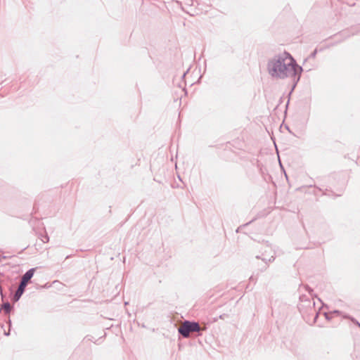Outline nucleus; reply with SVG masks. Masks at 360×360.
Returning a JSON list of instances; mask_svg holds the SVG:
<instances>
[{
    "mask_svg": "<svg viewBox=\"0 0 360 360\" xmlns=\"http://www.w3.org/2000/svg\"><path fill=\"white\" fill-rule=\"evenodd\" d=\"M266 70L272 78L291 79L294 83L292 89L299 82L302 71V67L297 64L294 58L287 51L275 54L269 58Z\"/></svg>",
    "mask_w": 360,
    "mask_h": 360,
    "instance_id": "obj_1",
    "label": "nucleus"
},
{
    "mask_svg": "<svg viewBox=\"0 0 360 360\" xmlns=\"http://www.w3.org/2000/svg\"><path fill=\"white\" fill-rule=\"evenodd\" d=\"M257 259H262L265 265L263 269H266L269 262H272L275 259V252L272 247L269 244H263L261 248V254L256 255Z\"/></svg>",
    "mask_w": 360,
    "mask_h": 360,
    "instance_id": "obj_2",
    "label": "nucleus"
},
{
    "mask_svg": "<svg viewBox=\"0 0 360 360\" xmlns=\"http://www.w3.org/2000/svg\"><path fill=\"white\" fill-rule=\"evenodd\" d=\"M34 271L35 268H32L26 271V273L22 276L18 288L13 295L14 301H18L20 298L28 282L32 278Z\"/></svg>",
    "mask_w": 360,
    "mask_h": 360,
    "instance_id": "obj_3",
    "label": "nucleus"
},
{
    "mask_svg": "<svg viewBox=\"0 0 360 360\" xmlns=\"http://www.w3.org/2000/svg\"><path fill=\"white\" fill-rule=\"evenodd\" d=\"M200 330V327L198 323L189 321H185L178 329L179 333L184 338H188L191 333L199 332Z\"/></svg>",
    "mask_w": 360,
    "mask_h": 360,
    "instance_id": "obj_4",
    "label": "nucleus"
},
{
    "mask_svg": "<svg viewBox=\"0 0 360 360\" xmlns=\"http://www.w3.org/2000/svg\"><path fill=\"white\" fill-rule=\"evenodd\" d=\"M343 318L346 319H349L352 323H354V324L358 326V327H359V328H360V323L356 319H355L354 317H352L349 315H343Z\"/></svg>",
    "mask_w": 360,
    "mask_h": 360,
    "instance_id": "obj_5",
    "label": "nucleus"
},
{
    "mask_svg": "<svg viewBox=\"0 0 360 360\" xmlns=\"http://www.w3.org/2000/svg\"><path fill=\"white\" fill-rule=\"evenodd\" d=\"M2 307L6 314H9L12 309V307L9 302L4 303Z\"/></svg>",
    "mask_w": 360,
    "mask_h": 360,
    "instance_id": "obj_6",
    "label": "nucleus"
},
{
    "mask_svg": "<svg viewBox=\"0 0 360 360\" xmlns=\"http://www.w3.org/2000/svg\"><path fill=\"white\" fill-rule=\"evenodd\" d=\"M41 240L44 243H46L49 241V236L45 233L44 235H41Z\"/></svg>",
    "mask_w": 360,
    "mask_h": 360,
    "instance_id": "obj_7",
    "label": "nucleus"
},
{
    "mask_svg": "<svg viewBox=\"0 0 360 360\" xmlns=\"http://www.w3.org/2000/svg\"><path fill=\"white\" fill-rule=\"evenodd\" d=\"M330 313L331 314L340 315V316H342V317H343V315H347L346 314H344V313H342V311H338V310H334V311H330Z\"/></svg>",
    "mask_w": 360,
    "mask_h": 360,
    "instance_id": "obj_8",
    "label": "nucleus"
},
{
    "mask_svg": "<svg viewBox=\"0 0 360 360\" xmlns=\"http://www.w3.org/2000/svg\"><path fill=\"white\" fill-rule=\"evenodd\" d=\"M324 316L327 320H330L333 318V314H331L330 312H326Z\"/></svg>",
    "mask_w": 360,
    "mask_h": 360,
    "instance_id": "obj_9",
    "label": "nucleus"
},
{
    "mask_svg": "<svg viewBox=\"0 0 360 360\" xmlns=\"http://www.w3.org/2000/svg\"><path fill=\"white\" fill-rule=\"evenodd\" d=\"M318 51L317 49H315L311 54H310V58H314L316 56V53H317Z\"/></svg>",
    "mask_w": 360,
    "mask_h": 360,
    "instance_id": "obj_10",
    "label": "nucleus"
},
{
    "mask_svg": "<svg viewBox=\"0 0 360 360\" xmlns=\"http://www.w3.org/2000/svg\"><path fill=\"white\" fill-rule=\"evenodd\" d=\"M348 32H347H347H344L341 34H344L346 38L350 37L351 35L354 34V33H349V34H348Z\"/></svg>",
    "mask_w": 360,
    "mask_h": 360,
    "instance_id": "obj_11",
    "label": "nucleus"
},
{
    "mask_svg": "<svg viewBox=\"0 0 360 360\" xmlns=\"http://www.w3.org/2000/svg\"><path fill=\"white\" fill-rule=\"evenodd\" d=\"M309 307L311 308L314 306V302H311L310 300L307 301Z\"/></svg>",
    "mask_w": 360,
    "mask_h": 360,
    "instance_id": "obj_12",
    "label": "nucleus"
},
{
    "mask_svg": "<svg viewBox=\"0 0 360 360\" xmlns=\"http://www.w3.org/2000/svg\"><path fill=\"white\" fill-rule=\"evenodd\" d=\"M225 316H226V314H221V315L219 316V319H224L225 318Z\"/></svg>",
    "mask_w": 360,
    "mask_h": 360,
    "instance_id": "obj_13",
    "label": "nucleus"
},
{
    "mask_svg": "<svg viewBox=\"0 0 360 360\" xmlns=\"http://www.w3.org/2000/svg\"><path fill=\"white\" fill-rule=\"evenodd\" d=\"M318 316V313L316 314V316H315V319H316Z\"/></svg>",
    "mask_w": 360,
    "mask_h": 360,
    "instance_id": "obj_14",
    "label": "nucleus"
}]
</instances>
